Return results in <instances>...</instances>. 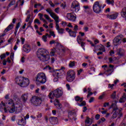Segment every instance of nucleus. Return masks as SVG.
I'll return each instance as SVG.
<instances>
[{
	"label": "nucleus",
	"mask_w": 126,
	"mask_h": 126,
	"mask_svg": "<svg viewBox=\"0 0 126 126\" xmlns=\"http://www.w3.org/2000/svg\"><path fill=\"white\" fill-rule=\"evenodd\" d=\"M68 32L71 37H74V38H75V37H76V33L75 32H73L71 30H69Z\"/></svg>",
	"instance_id": "c756f323"
},
{
	"label": "nucleus",
	"mask_w": 126,
	"mask_h": 126,
	"mask_svg": "<svg viewBox=\"0 0 126 126\" xmlns=\"http://www.w3.org/2000/svg\"><path fill=\"white\" fill-rule=\"evenodd\" d=\"M54 105L57 109H62V108L63 107V105H62V104L60 103V101H59L57 99H55Z\"/></svg>",
	"instance_id": "aec40b11"
},
{
	"label": "nucleus",
	"mask_w": 126,
	"mask_h": 126,
	"mask_svg": "<svg viewBox=\"0 0 126 126\" xmlns=\"http://www.w3.org/2000/svg\"><path fill=\"white\" fill-rule=\"evenodd\" d=\"M31 17V15L29 14L27 15V18L26 19V22H28L29 21H31L30 18Z\"/></svg>",
	"instance_id": "49530a36"
},
{
	"label": "nucleus",
	"mask_w": 126,
	"mask_h": 126,
	"mask_svg": "<svg viewBox=\"0 0 126 126\" xmlns=\"http://www.w3.org/2000/svg\"><path fill=\"white\" fill-rule=\"evenodd\" d=\"M114 86H115V84H108V88H111V89H113V88H114Z\"/></svg>",
	"instance_id": "5fc2aeb1"
},
{
	"label": "nucleus",
	"mask_w": 126,
	"mask_h": 126,
	"mask_svg": "<svg viewBox=\"0 0 126 126\" xmlns=\"http://www.w3.org/2000/svg\"><path fill=\"white\" fill-rule=\"evenodd\" d=\"M105 2L107 4H111L113 6H114V4L115 3V0H105Z\"/></svg>",
	"instance_id": "473e14b6"
},
{
	"label": "nucleus",
	"mask_w": 126,
	"mask_h": 126,
	"mask_svg": "<svg viewBox=\"0 0 126 126\" xmlns=\"http://www.w3.org/2000/svg\"><path fill=\"white\" fill-rule=\"evenodd\" d=\"M10 57L11 60L12 61H13V59H14V53H11Z\"/></svg>",
	"instance_id": "680f3d73"
},
{
	"label": "nucleus",
	"mask_w": 126,
	"mask_h": 126,
	"mask_svg": "<svg viewBox=\"0 0 126 126\" xmlns=\"http://www.w3.org/2000/svg\"><path fill=\"white\" fill-rule=\"evenodd\" d=\"M111 98L113 99L115 101V103H112L111 106V108H112L113 111L114 112L112 119H116L117 117L118 116V118H121V117H123V109L118 108V106H117V102L119 101V96L116 95H111Z\"/></svg>",
	"instance_id": "f257e3e1"
},
{
	"label": "nucleus",
	"mask_w": 126,
	"mask_h": 126,
	"mask_svg": "<svg viewBox=\"0 0 126 126\" xmlns=\"http://www.w3.org/2000/svg\"><path fill=\"white\" fill-rule=\"evenodd\" d=\"M7 108H8V110H9V112L10 113H14V112H15V105L13 106L9 107Z\"/></svg>",
	"instance_id": "2f4dec72"
},
{
	"label": "nucleus",
	"mask_w": 126,
	"mask_h": 126,
	"mask_svg": "<svg viewBox=\"0 0 126 126\" xmlns=\"http://www.w3.org/2000/svg\"><path fill=\"white\" fill-rule=\"evenodd\" d=\"M105 70V71L104 72V73L105 74H106V75H107V76H109V75H111V74H112V73H113L114 71H112V69H110V68H108Z\"/></svg>",
	"instance_id": "393cba45"
},
{
	"label": "nucleus",
	"mask_w": 126,
	"mask_h": 126,
	"mask_svg": "<svg viewBox=\"0 0 126 126\" xmlns=\"http://www.w3.org/2000/svg\"><path fill=\"white\" fill-rule=\"evenodd\" d=\"M51 36H53L54 38L56 37V34H55V32H54L50 31L49 32Z\"/></svg>",
	"instance_id": "4d7b16f0"
},
{
	"label": "nucleus",
	"mask_w": 126,
	"mask_h": 126,
	"mask_svg": "<svg viewBox=\"0 0 126 126\" xmlns=\"http://www.w3.org/2000/svg\"><path fill=\"white\" fill-rule=\"evenodd\" d=\"M116 60H117V58H116V57L114 58L113 59L112 58H108V61H109L110 63H112L114 61H116Z\"/></svg>",
	"instance_id": "37998d69"
},
{
	"label": "nucleus",
	"mask_w": 126,
	"mask_h": 126,
	"mask_svg": "<svg viewBox=\"0 0 126 126\" xmlns=\"http://www.w3.org/2000/svg\"><path fill=\"white\" fill-rule=\"evenodd\" d=\"M62 25L63 26V27H65V26H66V25H67V24L66 23V22H63V21L61 23Z\"/></svg>",
	"instance_id": "052dcab7"
},
{
	"label": "nucleus",
	"mask_w": 126,
	"mask_h": 126,
	"mask_svg": "<svg viewBox=\"0 0 126 126\" xmlns=\"http://www.w3.org/2000/svg\"><path fill=\"white\" fill-rule=\"evenodd\" d=\"M93 9L95 13L99 14V13H101V12H102V5L100 4L99 1H96L93 5Z\"/></svg>",
	"instance_id": "20e7f679"
},
{
	"label": "nucleus",
	"mask_w": 126,
	"mask_h": 126,
	"mask_svg": "<svg viewBox=\"0 0 126 126\" xmlns=\"http://www.w3.org/2000/svg\"><path fill=\"white\" fill-rule=\"evenodd\" d=\"M90 120L89 117H87V119L85 120L86 126H90V125H91V123L90 124ZM89 124H90L89 125Z\"/></svg>",
	"instance_id": "4c0bfd02"
},
{
	"label": "nucleus",
	"mask_w": 126,
	"mask_h": 126,
	"mask_svg": "<svg viewBox=\"0 0 126 126\" xmlns=\"http://www.w3.org/2000/svg\"><path fill=\"white\" fill-rule=\"evenodd\" d=\"M63 69H64V67H62L60 69H56L54 70L57 76H61L62 73L63 72Z\"/></svg>",
	"instance_id": "a211bd4d"
},
{
	"label": "nucleus",
	"mask_w": 126,
	"mask_h": 126,
	"mask_svg": "<svg viewBox=\"0 0 126 126\" xmlns=\"http://www.w3.org/2000/svg\"><path fill=\"white\" fill-rule=\"evenodd\" d=\"M49 121L52 124L57 123V122H58V118L57 117H51L49 118Z\"/></svg>",
	"instance_id": "bb28decb"
},
{
	"label": "nucleus",
	"mask_w": 126,
	"mask_h": 126,
	"mask_svg": "<svg viewBox=\"0 0 126 126\" xmlns=\"http://www.w3.org/2000/svg\"><path fill=\"white\" fill-rule=\"evenodd\" d=\"M21 98L24 103H26V101H27L28 99V96L26 95H23L21 96Z\"/></svg>",
	"instance_id": "f704fd0d"
},
{
	"label": "nucleus",
	"mask_w": 126,
	"mask_h": 126,
	"mask_svg": "<svg viewBox=\"0 0 126 126\" xmlns=\"http://www.w3.org/2000/svg\"><path fill=\"white\" fill-rule=\"evenodd\" d=\"M15 81L16 83L18 85H20L22 83V82L23 81V78L20 77H17L15 79Z\"/></svg>",
	"instance_id": "5701e85b"
},
{
	"label": "nucleus",
	"mask_w": 126,
	"mask_h": 126,
	"mask_svg": "<svg viewBox=\"0 0 126 126\" xmlns=\"http://www.w3.org/2000/svg\"><path fill=\"white\" fill-rule=\"evenodd\" d=\"M122 38H123V35H118L113 40V44L114 46H117V45L119 44V42L122 40Z\"/></svg>",
	"instance_id": "ddd939ff"
},
{
	"label": "nucleus",
	"mask_w": 126,
	"mask_h": 126,
	"mask_svg": "<svg viewBox=\"0 0 126 126\" xmlns=\"http://www.w3.org/2000/svg\"><path fill=\"white\" fill-rule=\"evenodd\" d=\"M75 79V72L73 70H69L67 72L66 80L68 82H72Z\"/></svg>",
	"instance_id": "39448f33"
},
{
	"label": "nucleus",
	"mask_w": 126,
	"mask_h": 126,
	"mask_svg": "<svg viewBox=\"0 0 126 126\" xmlns=\"http://www.w3.org/2000/svg\"><path fill=\"white\" fill-rule=\"evenodd\" d=\"M47 82V77L44 73H38L35 77V83L38 84H44Z\"/></svg>",
	"instance_id": "f03ea898"
},
{
	"label": "nucleus",
	"mask_w": 126,
	"mask_h": 126,
	"mask_svg": "<svg viewBox=\"0 0 126 126\" xmlns=\"http://www.w3.org/2000/svg\"><path fill=\"white\" fill-rule=\"evenodd\" d=\"M21 40L22 45H24V42H25V38L23 37H21Z\"/></svg>",
	"instance_id": "e2e57ef3"
},
{
	"label": "nucleus",
	"mask_w": 126,
	"mask_h": 126,
	"mask_svg": "<svg viewBox=\"0 0 126 126\" xmlns=\"http://www.w3.org/2000/svg\"><path fill=\"white\" fill-rule=\"evenodd\" d=\"M57 49H58V50H62L63 53L65 52V49L63 48V46L61 43L57 42Z\"/></svg>",
	"instance_id": "4be33fe9"
},
{
	"label": "nucleus",
	"mask_w": 126,
	"mask_h": 126,
	"mask_svg": "<svg viewBox=\"0 0 126 126\" xmlns=\"http://www.w3.org/2000/svg\"><path fill=\"white\" fill-rule=\"evenodd\" d=\"M55 22L56 30H57L59 34H63V33H64V29L60 28V26L59 25V22H60V21H59V20L56 21Z\"/></svg>",
	"instance_id": "9b49d317"
},
{
	"label": "nucleus",
	"mask_w": 126,
	"mask_h": 126,
	"mask_svg": "<svg viewBox=\"0 0 126 126\" xmlns=\"http://www.w3.org/2000/svg\"><path fill=\"white\" fill-rule=\"evenodd\" d=\"M77 41L78 44H80V43L83 42V39H82V38L80 36H78L77 38Z\"/></svg>",
	"instance_id": "79ce46f5"
},
{
	"label": "nucleus",
	"mask_w": 126,
	"mask_h": 126,
	"mask_svg": "<svg viewBox=\"0 0 126 126\" xmlns=\"http://www.w3.org/2000/svg\"><path fill=\"white\" fill-rule=\"evenodd\" d=\"M32 22H33V21H29V23H28V27H31V28H32V26H31V24H32Z\"/></svg>",
	"instance_id": "6e6d98bb"
},
{
	"label": "nucleus",
	"mask_w": 126,
	"mask_h": 126,
	"mask_svg": "<svg viewBox=\"0 0 126 126\" xmlns=\"http://www.w3.org/2000/svg\"><path fill=\"white\" fill-rule=\"evenodd\" d=\"M14 3H15L14 1H11L10 3L8 5V7H10V6H11V5H13L14 4Z\"/></svg>",
	"instance_id": "13d9d810"
},
{
	"label": "nucleus",
	"mask_w": 126,
	"mask_h": 126,
	"mask_svg": "<svg viewBox=\"0 0 126 126\" xmlns=\"http://www.w3.org/2000/svg\"><path fill=\"white\" fill-rule=\"evenodd\" d=\"M101 67H104V70H107V69L108 68H109V67H108V65H107V64H104V65H102L101 66Z\"/></svg>",
	"instance_id": "bf43d9fd"
},
{
	"label": "nucleus",
	"mask_w": 126,
	"mask_h": 126,
	"mask_svg": "<svg viewBox=\"0 0 126 126\" xmlns=\"http://www.w3.org/2000/svg\"><path fill=\"white\" fill-rule=\"evenodd\" d=\"M121 16L122 17H125V16H126V7L123 8L122 9V11L121 13Z\"/></svg>",
	"instance_id": "c9c22d12"
},
{
	"label": "nucleus",
	"mask_w": 126,
	"mask_h": 126,
	"mask_svg": "<svg viewBox=\"0 0 126 126\" xmlns=\"http://www.w3.org/2000/svg\"><path fill=\"white\" fill-rule=\"evenodd\" d=\"M18 125L19 126H25V122L23 119H21V120H18Z\"/></svg>",
	"instance_id": "7c9ffc66"
},
{
	"label": "nucleus",
	"mask_w": 126,
	"mask_h": 126,
	"mask_svg": "<svg viewBox=\"0 0 126 126\" xmlns=\"http://www.w3.org/2000/svg\"><path fill=\"white\" fill-rule=\"evenodd\" d=\"M97 48H98L99 51H101L102 52H106V49H105V47L103 45L99 44L97 46Z\"/></svg>",
	"instance_id": "c85d7f7f"
},
{
	"label": "nucleus",
	"mask_w": 126,
	"mask_h": 126,
	"mask_svg": "<svg viewBox=\"0 0 126 126\" xmlns=\"http://www.w3.org/2000/svg\"><path fill=\"white\" fill-rule=\"evenodd\" d=\"M19 27H20V23H18L16 26V29H15L16 32H17V30H18V28H19Z\"/></svg>",
	"instance_id": "3c124183"
},
{
	"label": "nucleus",
	"mask_w": 126,
	"mask_h": 126,
	"mask_svg": "<svg viewBox=\"0 0 126 126\" xmlns=\"http://www.w3.org/2000/svg\"><path fill=\"white\" fill-rule=\"evenodd\" d=\"M49 4H50L52 7H55V4L53 3V2L51 0H49Z\"/></svg>",
	"instance_id": "69168bd1"
},
{
	"label": "nucleus",
	"mask_w": 126,
	"mask_h": 126,
	"mask_svg": "<svg viewBox=\"0 0 126 126\" xmlns=\"http://www.w3.org/2000/svg\"><path fill=\"white\" fill-rule=\"evenodd\" d=\"M126 101V95H123V96L119 99L120 103H124Z\"/></svg>",
	"instance_id": "72a5a7b5"
},
{
	"label": "nucleus",
	"mask_w": 126,
	"mask_h": 126,
	"mask_svg": "<svg viewBox=\"0 0 126 126\" xmlns=\"http://www.w3.org/2000/svg\"><path fill=\"white\" fill-rule=\"evenodd\" d=\"M1 104L0 103V110L3 108V110L5 113H7V110H6V108H5V103H3V101H1Z\"/></svg>",
	"instance_id": "a878e982"
},
{
	"label": "nucleus",
	"mask_w": 126,
	"mask_h": 126,
	"mask_svg": "<svg viewBox=\"0 0 126 126\" xmlns=\"http://www.w3.org/2000/svg\"><path fill=\"white\" fill-rule=\"evenodd\" d=\"M63 89L59 88L50 92L49 95H63Z\"/></svg>",
	"instance_id": "6e6552de"
},
{
	"label": "nucleus",
	"mask_w": 126,
	"mask_h": 126,
	"mask_svg": "<svg viewBox=\"0 0 126 126\" xmlns=\"http://www.w3.org/2000/svg\"><path fill=\"white\" fill-rule=\"evenodd\" d=\"M71 7L75 9V12H78V11H79V9H80V5L78 1L75 0L72 2Z\"/></svg>",
	"instance_id": "423d86ee"
},
{
	"label": "nucleus",
	"mask_w": 126,
	"mask_h": 126,
	"mask_svg": "<svg viewBox=\"0 0 126 126\" xmlns=\"http://www.w3.org/2000/svg\"><path fill=\"white\" fill-rule=\"evenodd\" d=\"M0 63L2 64L3 65H6V60H5V59H4L2 62H1V61H0Z\"/></svg>",
	"instance_id": "864d4df0"
},
{
	"label": "nucleus",
	"mask_w": 126,
	"mask_h": 126,
	"mask_svg": "<svg viewBox=\"0 0 126 126\" xmlns=\"http://www.w3.org/2000/svg\"><path fill=\"white\" fill-rule=\"evenodd\" d=\"M66 17L67 19L70 20L71 21H75L76 19V17L72 14V13H69L67 14Z\"/></svg>",
	"instance_id": "dca6fc26"
},
{
	"label": "nucleus",
	"mask_w": 126,
	"mask_h": 126,
	"mask_svg": "<svg viewBox=\"0 0 126 126\" xmlns=\"http://www.w3.org/2000/svg\"><path fill=\"white\" fill-rule=\"evenodd\" d=\"M46 11H47V12L50 14V16L55 20V22L59 20V16H57V15L53 12L52 9L47 8L46 9Z\"/></svg>",
	"instance_id": "0eeeda50"
},
{
	"label": "nucleus",
	"mask_w": 126,
	"mask_h": 126,
	"mask_svg": "<svg viewBox=\"0 0 126 126\" xmlns=\"http://www.w3.org/2000/svg\"><path fill=\"white\" fill-rule=\"evenodd\" d=\"M45 100V97H39L36 95H33L31 98V102L32 105L33 106H40L42 104V101Z\"/></svg>",
	"instance_id": "7ed1b4c3"
},
{
	"label": "nucleus",
	"mask_w": 126,
	"mask_h": 126,
	"mask_svg": "<svg viewBox=\"0 0 126 126\" xmlns=\"http://www.w3.org/2000/svg\"><path fill=\"white\" fill-rule=\"evenodd\" d=\"M23 50L25 53L28 54V53H30L31 51V47L29 44H25L23 46Z\"/></svg>",
	"instance_id": "2eb2a0df"
},
{
	"label": "nucleus",
	"mask_w": 126,
	"mask_h": 126,
	"mask_svg": "<svg viewBox=\"0 0 126 126\" xmlns=\"http://www.w3.org/2000/svg\"><path fill=\"white\" fill-rule=\"evenodd\" d=\"M38 59L41 62H48V61H49V60L50 59L49 53L41 56H38Z\"/></svg>",
	"instance_id": "1a4fd4ad"
},
{
	"label": "nucleus",
	"mask_w": 126,
	"mask_h": 126,
	"mask_svg": "<svg viewBox=\"0 0 126 126\" xmlns=\"http://www.w3.org/2000/svg\"><path fill=\"white\" fill-rule=\"evenodd\" d=\"M126 54L125 50L122 48H119L117 50V55H118L120 57H124Z\"/></svg>",
	"instance_id": "f3484780"
},
{
	"label": "nucleus",
	"mask_w": 126,
	"mask_h": 126,
	"mask_svg": "<svg viewBox=\"0 0 126 126\" xmlns=\"http://www.w3.org/2000/svg\"><path fill=\"white\" fill-rule=\"evenodd\" d=\"M38 16L39 17V19L40 20H42V21H43L44 23H47V21H46V20H45V19L43 18V16H44V15H43V14L39 13Z\"/></svg>",
	"instance_id": "e433bc0d"
},
{
	"label": "nucleus",
	"mask_w": 126,
	"mask_h": 126,
	"mask_svg": "<svg viewBox=\"0 0 126 126\" xmlns=\"http://www.w3.org/2000/svg\"><path fill=\"white\" fill-rule=\"evenodd\" d=\"M104 122H106V119L104 118H102L98 121L97 124H101V123H104Z\"/></svg>",
	"instance_id": "a18cd8bd"
},
{
	"label": "nucleus",
	"mask_w": 126,
	"mask_h": 126,
	"mask_svg": "<svg viewBox=\"0 0 126 126\" xmlns=\"http://www.w3.org/2000/svg\"><path fill=\"white\" fill-rule=\"evenodd\" d=\"M69 67H73V66H75V62L74 61H70L69 63Z\"/></svg>",
	"instance_id": "a19ab883"
},
{
	"label": "nucleus",
	"mask_w": 126,
	"mask_h": 126,
	"mask_svg": "<svg viewBox=\"0 0 126 126\" xmlns=\"http://www.w3.org/2000/svg\"><path fill=\"white\" fill-rule=\"evenodd\" d=\"M68 118L69 120H73L74 119V113L71 111L68 112Z\"/></svg>",
	"instance_id": "cd10ccee"
},
{
	"label": "nucleus",
	"mask_w": 126,
	"mask_h": 126,
	"mask_svg": "<svg viewBox=\"0 0 126 126\" xmlns=\"http://www.w3.org/2000/svg\"><path fill=\"white\" fill-rule=\"evenodd\" d=\"M86 102L85 101H82L81 104H80V106H86Z\"/></svg>",
	"instance_id": "0e129e2a"
},
{
	"label": "nucleus",
	"mask_w": 126,
	"mask_h": 126,
	"mask_svg": "<svg viewBox=\"0 0 126 126\" xmlns=\"http://www.w3.org/2000/svg\"><path fill=\"white\" fill-rule=\"evenodd\" d=\"M42 40L43 41V42L46 43V42H47V39H48V37H47V35L45 34V35H44L42 36Z\"/></svg>",
	"instance_id": "c03bdc74"
},
{
	"label": "nucleus",
	"mask_w": 126,
	"mask_h": 126,
	"mask_svg": "<svg viewBox=\"0 0 126 126\" xmlns=\"http://www.w3.org/2000/svg\"><path fill=\"white\" fill-rule=\"evenodd\" d=\"M44 17H45V19H47V20L50 19V17L47 14H44Z\"/></svg>",
	"instance_id": "338daca9"
},
{
	"label": "nucleus",
	"mask_w": 126,
	"mask_h": 126,
	"mask_svg": "<svg viewBox=\"0 0 126 126\" xmlns=\"http://www.w3.org/2000/svg\"><path fill=\"white\" fill-rule=\"evenodd\" d=\"M94 98L93 97H91V98L89 101V103H92V102H94Z\"/></svg>",
	"instance_id": "774afa93"
},
{
	"label": "nucleus",
	"mask_w": 126,
	"mask_h": 126,
	"mask_svg": "<svg viewBox=\"0 0 126 126\" xmlns=\"http://www.w3.org/2000/svg\"><path fill=\"white\" fill-rule=\"evenodd\" d=\"M57 43H58V42H56V41L54 40H52L50 41L49 44H50V45H53V44H56V47H57Z\"/></svg>",
	"instance_id": "8fccbe9b"
},
{
	"label": "nucleus",
	"mask_w": 126,
	"mask_h": 126,
	"mask_svg": "<svg viewBox=\"0 0 126 126\" xmlns=\"http://www.w3.org/2000/svg\"><path fill=\"white\" fill-rule=\"evenodd\" d=\"M75 101H79V102H82L83 100V97L81 98L78 96H76L75 97Z\"/></svg>",
	"instance_id": "ea45409f"
},
{
	"label": "nucleus",
	"mask_w": 126,
	"mask_h": 126,
	"mask_svg": "<svg viewBox=\"0 0 126 126\" xmlns=\"http://www.w3.org/2000/svg\"><path fill=\"white\" fill-rule=\"evenodd\" d=\"M5 58H6V55L4 53L0 56V60H3V59H5Z\"/></svg>",
	"instance_id": "09e8293b"
},
{
	"label": "nucleus",
	"mask_w": 126,
	"mask_h": 126,
	"mask_svg": "<svg viewBox=\"0 0 126 126\" xmlns=\"http://www.w3.org/2000/svg\"><path fill=\"white\" fill-rule=\"evenodd\" d=\"M118 15L119 14L118 13H114L112 14H107L106 15L107 18L108 19H111V20H114V19H117V17H118Z\"/></svg>",
	"instance_id": "4468645a"
},
{
	"label": "nucleus",
	"mask_w": 126,
	"mask_h": 126,
	"mask_svg": "<svg viewBox=\"0 0 126 126\" xmlns=\"http://www.w3.org/2000/svg\"><path fill=\"white\" fill-rule=\"evenodd\" d=\"M29 83H30L29 81V79L28 78L23 77V82L20 84L21 87H27L28 85H29Z\"/></svg>",
	"instance_id": "f8f14e48"
},
{
	"label": "nucleus",
	"mask_w": 126,
	"mask_h": 126,
	"mask_svg": "<svg viewBox=\"0 0 126 126\" xmlns=\"http://www.w3.org/2000/svg\"><path fill=\"white\" fill-rule=\"evenodd\" d=\"M34 23H37V24H39V25L41 24V22L38 19H35L34 20Z\"/></svg>",
	"instance_id": "603ef678"
},
{
	"label": "nucleus",
	"mask_w": 126,
	"mask_h": 126,
	"mask_svg": "<svg viewBox=\"0 0 126 126\" xmlns=\"http://www.w3.org/2000/svg\"><path fill=\"white\" fill-rule=\"evenodd\" d=\"M56 53V49H53L51 52H50V56L51 57H54L55 56V53Z\"/></svg>",
	"instance_id": "de8ad7c7"
},
{
	"label": "nucleus",
	"mask_w": 126,
	"mask_h": 126,
	"mask_svg": "<svg viewBox=\"0 0 126 126\" xmlns=\"http://www.w3.org/2000/svg\"><path fill=\"white\" fill-rule=\"evenodd\" d=\"M14 25L11 23L10 24L4 31V33H7L8 31H10V30H12L13 29Z\"/></svg>",
	"instance_id": "412c9836"
},
{
	"label": "nucleus",
	"mask_w": 126,
	"mask_h": 126,
	"mask_svg": "<svg viewBox=\"0 0 126 126\" xmlns=\"http://www.w3.org/2000/svg\"><path fill=\"white\" fill-rule=\"evenodd\" d=\"M49 52L47 50L44 48H40L37 51V58L39 57H41V56H43L44 55H46V54H48Z\"/></svg>",
	"instance_id": "9d476101"
},
{
	"label": "nucleus",
	"mask_w": 126,
	"mask_h": 126,
	"mask_svg": "<svg viewBox=\"0 0 126 126\" xmlns=\"http://www.w3.org/2000/svg\"><path fill=\"white\" fill-rule=\"evenodd\" d=\"M88 95H93V94H97V92H94V93L91 92V88H88Z\"/></svg>",
	"instance_id": "58836bf2"
},
{
	"label": "nucleus",
	"mask_w": 126,
	"mask_h": 126,
	"mask_svg": "<svg viewBox=\"0 0 126 126\" xmlns=\"http://www.w3.org/2000/svg\"><path fill=\"white\" fill-rule=\"evenodd\" d=\"M7 106L8 107H13L14 106V102H13V100L11 99H9L8 100V102H7Z\"/></svg>",
	"instance_id": "b1692460"
},
{
	"label": "nucleus",
	"mask_w": 126,
	"mask_h": 126,
	"mask_svg": "<svg viewBox=\"0 0 126 126\" xmlns=\"http://www.w3.org/2000/svg\"><path fill=\"white\" fill-rule=\"evenodd\" d=\"M16 113H20L22 111V105L21 104H16L15 107Z\"/></svg>",
	"instance_id": "6ab92c4d"
}]
</instances>
